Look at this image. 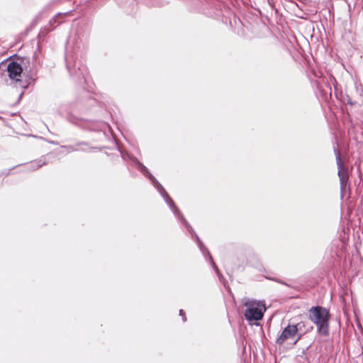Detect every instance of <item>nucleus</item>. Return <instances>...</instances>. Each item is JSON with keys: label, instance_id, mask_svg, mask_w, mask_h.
<instances>
[{"label": "nucleus", "instance_id": "3", "mask_svg": "<svg viewBox=\"0 0 363 363\" xmlns=\"http://www.w3.org/2000/svg\"><path fill=\"white\" fill-rule=\"evenodd\" d=\"M245 306L247 309L245 312V317L247 320H259L263 318L264 312L266 311L263 302L251 301L246 302Z\"/></svg>", "mask_w": 363, "mask_h": 363}, {"label": "nucleus", "instance_id": "7", "mask_svg": "<svg viewBox=\"0 0 363 363\" xmlns=\"http://www.w3.org/2000/svg\"><path fill=\"white\" fill-rule=\"evenodd\" d=\"M34 164H36L38 167L42 166V164H40V162H34Z\"/></svg>", "mask_w": 363, "mask_h": 363}, {"label": "nucleus", "instance_id": "5", "mask_svg": "<svg viewBox=\"0 0 363 363\" xmlns=\"http://www.w3.org/2000/svg\"><path fill=\"white\" fill-rule=\"evenodd\" d=\"M336 159H337V165H338V167H339V176L340 177V180H341V182H344L345 178L343 177H342V175H341L340 164V158L339 152L336 153Z\"/></svg>", "mask_w": 363, "mask_h": 363}, {"label": "nucleus", "instance_id": "2", "mask_svg": "<svg viewBox=\"0 0 363 363\" xmlns=\"http://www.w3.org/2000/svg\"><path fill=\"white\" fill-rule=\"evenodd\" d=\"M303 323H299L297 324H288L286 327H284L277 338L275 342L277 345H282L286 342H291L293 345H296V343L301 339L302 334L298 331L301 329V325Z\"/></svg>", "mask_w": 363, "mask_h": 363}, {"label": "nucleus", "instance_id": "1", "mask_svg": "<svg viewBox=\"0 0 363 363\" xmlns=\"http://www.w3.org/2000/svg\"><path fill=\"white\" fill-rule=\"evenodd\" d=\"M329 311L321 306H313L309 310V319L316 325L318 332L325 336L329 335Z\"/></svg>", "mask_w": 363, "mask_h": 363}, {"label": "nucleus", "instance_id": "6", "mask_svg": "<svg viewBox=\"0 0 363 363\" xmlns=\"http://www.w3.org/2000/svg\"><path fill=\"white\" fill-rule=\"evenodd\" d=\"M179 315L182 318L183 321L186 320V317L185 313L182 309H181L179 311Z\"/></svg>", "mask_w": 363, "mask_h": 363}, {"label": "nucleus", "instance_id": "4", "mask_svg": "<svg viewBox=\"0 0 363 363\" xmlns=\"http://www.w3.org/2000/svg\"><path fill=\"white\" fill-rule=\"evenodd\" d=\"M23 69L21 65L16 62H10L7 65V72L11 79L19 81Z\"/></svg>", "mask_w": 363, "mask_h": 363}]
</instances>
